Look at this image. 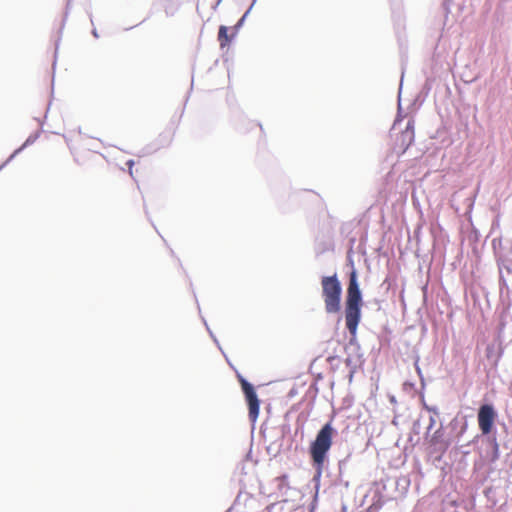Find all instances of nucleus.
Returning <instances> with one entry per match:
<instances>
[{"instance_id":"nucleus-42","label":"nucleus","mask_w":512,"mask_h":512,"mask_svg":"<svg viewBox=\"0 0 512 512\" xmlns=\"http://www.w3.org/2000/svg\"><path fill=\"white\" fill-rule=\"evenodd\" d=\"M91 34L95 37V38H99V34H98V31L96 28H93L92 31H91Z\"/></svg>"},{"instance_id":"nucleus-18","label":"nucleus","mask_w":512,"mask_h":512,"mask_svg":"<svg viewBox=\"0 0 512 512\" xmlns=\"http://www.w3.org/2000/svg\"><path fill=\"white\" fill-rule=\"evenodd\" d=\"M500 248L501 251L497 253L496 256L502 255L503 258H508V255L512 254V239L505 238L503 241H501Z\"/></svg>"},{"instance_id":"nucleus-53","label":"nucleus","mask_w":512,"mask_h":512,"mask_svg":"<svg viewBox=\"0 0 512 512\" xmlns=\"http://www.w3.org/2000/svg\"><path fill=\"white\" fill-rule=\"evenodd\" d=\"M51 84L52 86L54 85V77L52 78Z\"/></svg>"},{"instance_id":"nucleus-13","label":"nucleus","mask_w":512,"mask_h":512,"mask_svg":"<svg viewBox=\"0 0 512 512\" xmlns=\"http://www.w3.org/2000/svg\"><path fill=\"white\" fill-rule=\"evenodd\" d=\"M421 418L418 417L412 423L411 430L408 434V442L414 447L420 443L421 437Z\"/></svg>"},{"instance_id":"nucleus-1","label":"nucleus","mask_w":512,"mask_h":512,"mask_svg":"<svg viewBox=\"0 0 512 512\" xmlns=\"http://www.w3.org/2000/svg\"><path fill=\"white\" fill-rule=\"evenodd\" d=\"M499 414L492 402L484 401L477 410V422L481 439L484 447V457L490 463H494L499 459V444L497 442L496 422Z\"/></svg>"},{"instance_id":"nucleus-46","label":"nucleus","mask_w":512,"mask_h":512,"mask_svg":"<svg viewBox=\"0 0 512 512\" xmlns=\"http://www.w3.org/2000/svg\"><path fill=\"white\" fill-rule=\"evenodd\" d=\"M193 294H194V298H195V300H197V298H196V294H195V292H194V291H193ZM196 302H197V308L200 310V305L198 304V301H196Z\"/></svg>"},{"instance_id":"nucleus-15","label":"nucleus","mask_w":512,"mask_h":512,"mask_svg":"<svg viewBox=\"0 0 512 512\" xmlns=\"http://www.w3.org/2000/svg\"><path fill=\"white\" fill-rule=\"evenodd\" d=\"M320 481H321V477H318V479H317L316 473L314 472V475L311 479V483L313 484V497H312V501L309 505V512H314V510L317 506L319 490H320Z\"/></svg>"},{"instance_id":"nucleus-5","label":"nucleus","mask_w":512,"mask_h":512,"mask_svg":"<svg viewBox=\"0 0 512 512\" xmlns=\"http://www.w3.org/2000/svg\"><path fill=\"white\" fill-rule=\"evenodd\" d=\"M235 372L248 407V418L254 424L259 416L261 401L257 395L255 386L239 371L235 370Z\"/></svg>"},{"instance_id":"nucleus-3","label":"nucleus","mask_w":512,"mask_h":512,"mask_svg":"<svg viewBox=\"0 0 512 512\" xmlns=\"http://www.w3.org/2000/svg\"><path fill=\"white\" fill-rule=\"evenodd\" d=\"M363 304V297L354 289L350 291L348 299L344 301L345 324L350 334L348 344L345 346L346 351L352 347L356 351L360 350V344L357 340V330L362 319Z\"/></svg>"},{"instance_id":"nucleus-11","label":"nucleus","mask_w":512,"mask_h":512,"mask_svg":"<svg viewBox=\"0 0 512 512\" xmlns=\"http://www.w3.org/2000/svg\"><path fill=\"white\" fill-rule=\"evenodd\" d=\"M71 2H72V0H67L65 11H64V15H63V19H62L60 28L58 30V37L55 40V52H54L53 68H55V66H56L57 53H58V48H59L60 41H61V35H62V32H63L64 26H65L66 20H67L68 15H69V11H70V8H71Z\"/></svg>"},{"instance_id":"nucleus-9","label":"nucleus","mask_w":512,"mask_h":512,"mask_svg":"<svg viewBox=\"0 0 512 512\" xmlns=\"http://www.w3.org/2000/svg\"><path fill=\"white\" fill-rule=\"evenodd\" d=\"M449 428L451 430V433L454 435V437L457 439V441L460 440V438L464 435V433L468 429V420L465 415H462L458 413L449 423Z\"/></svg>"},{"instance_id":"nucleus-26","label":"nucleus","mask_w":512,"mask_h":512,"mask_svg":"<svg viewBox=\"0 0 512 512\" xmlns=\"http://www.w3.org/2000/svg\"><path fill=\"white\" fill-rule=\"evenodd\" d=\"M276 481L278 482V489L282 490L283 488H288V475L283 474L276 478Z\"/></svg>"},{"instance_id":"nucleus-2","label":"nucleus","mask_w":512,"mask_h":512,"mask_svg":"<svg viewBox=\"0 0 512 512\" xmlns=\"http://www.w3.org/2000/svg\"><path fill=\"white\" fill-rule=\"evenodd\" d=\"M333 418L332 416L329 421L321 426L308 447L311 465L317 478L322 477L324 470L328 466L329 452L335 436L338 435L337 429L333 426Z\"/></svg>"},{"instance_id":"nucleus-54","label":"nucleus","mask_w":512,"mask_h":512,"mask_svg":"<svg viewBox=\"0 0 512 512\" xmlns=\"http://www.w3.org/2000/svg\"><path fill=\"white\" fill-rule=\"evenodd\" d=\"M232 508L227 509L225 512H231Z\"/></svg>"},{"instance_id":"nucleus-44","label":"nucleus","mask_w":512,"mask_h":512,"mask_svg":"<svg viewBox=\"0 0 512 512\" xmlns=\"http://www.w3.org/2000/svg\"><path fill=\"white\" fill-rule=\"evenodd\" d=\"M87 14H88V16H89V18H90L91 23L93 24V16H92V12H91V11H87Z\"/></svg>"},{"instance_id":"nucleus-40","label":"nucleus","mask_w":512,"mask_h":512,"mask_svg":"<svg viewBox=\"0 0 512 512\" xmlns=\"http://www.w3.org/2000/svg\"><path fill=\"white\" fill-rule=\"evenodd\" d=\"M389 402L391 404H396L397 403L396 397L394 395H389Z\"/></svg>"},{"instance_id":"nucleus-31","label":"nucleus","mask_w":512,"mask_h":512,"mask_svg":"<svg viewBox=\"0 0 512 512\" xmlns=\"http://www.w3.org/2000/svg\"><path fill=\"white\" fill-rule=\"evenodd\" d=\"M355 243H356V237L355 236H350L348 238L349 248H348L347 252L353 253V248H354Z\"/></svg>"},{"instance_id":"nucleus-41","label":"nucleus","mask_w":512,"mask_h":512,"mask_svg":"<svg viewBox=\"0 0 512 512\" xmlns=\"http://www.w3.org/2000/svg\"><path fill=\"white\" fill-rule=\"evenodd\" d=\"M222 1H223V0H217V1L214 3V5L212 6V9H213V10H216V9H217V7L221 4V2H222Z\"/></svg>"},{"instance_id":"nucleus-51","label":"nucleus","mask_w":512,"mask_h":512,"mask_svg":"<svg viewBox=\"0 0 512 512\" xmlns=\"http://www.w3.org/2000/svg\"><path fill=\"white\" fill-rule=\"evenodd\" d=\"M37 120H38V122H39L40 126H41V127H43V121H41V120H39V119H37Z\"/></svg>"},{"instance_id":"nucleus-33","label":"nucleus","mask_w":512,"mask_h":512,"mask_svg":"<svg viewBox=\"0 0 512 512\" xmlns=\"http://www.w3.org/2000/svg\"><path fill=\"white\" fill-rule=\"evenodd\" d=\"M135 162L133 159H129L127 162H126V166L128 167L129 169V172L130 174L132 175V168L134 166Z\"/></svg>"},{"instance_id":"nucleus-19","label":"nucleus","mask_w":512,"mask_h":512,"mask_svg":"<svg viewBox=\"0 0 512 512\" xmlns=\"http://www.w3.org/2000/svg\"><path fill=\"white\" fill-rule=\"evenodd\" d=\"M389 483L392 486H394L397 490H399L401 488L402 491L400 494H404L409 487L410 481L406 477H403V478H399V479L389 480Z\"/></svg>"},{"instance_id":"nucleus-23","label":"nucleus","mask_w":512,"mask_h":512,"mask_svg":"<svg viewBox=\"0 0 512 512\" xmlns=\"http://www.w3.org/2000/svg\"><path fill=\"white\" fill-rule=\"evenodd\" d=\"M405 136H409V143L414 142V120L410 119L407 121L405 130L403 131Z\"/></svg>"},{"instance_id":"nucleus-25","label":"nucleus","mask_w":512,"mask_h":512,"mask_svg":"<svg viewBox=\"0 0 512 512\" xmlns=\"http://www.w3.org/2000/svg\"><path fill=\"white\" fill-rule=\"evenodd\" d=\"M419 362V358L416 359L414 365H415V369H416V372L419 376V379H420V383H421V391L425 389V386H426V383H425V379H424V376H423V373H422V370L418 364Z\"/></svg>"},{"instance_id":"nucleus-36","label":"nucleus","mask_w":512,"mask_h":512,"mask_svg":"<svg viewBox=\"0 0 512 512\" xmlns=\"http://www.w3.org/2000/svg\"><path fill=\"white\" fill-rule=\"evenodd\" d=\"M494 352V347L492 346H488L487 349H486V354H487V357L490 358L491 357V354Z\"/></svg>"},{"instance_id":"nucleus-35","label":"nucleus","mask_w":512,"mask_h":512,"mask_svg":"<svg viewBox=\"0 0 512 512\" xmlns=\"http://www.w3.org/2000/svg\"><path fill=\"white\" fill-rule=\"evenodd\" d=\"M297 394V389L295 387L291 388L288 392V397L292 398Z\"/></svg>"},{"instance_id":"nucleus-43","label":"nucleus","mask_w":512,"mask_h":512,"mask_svg":"<svg viewBox=\"0 0 512 512\" xmlns=\"http://www.w3.org/2000/svg\"><path fill=\"white\" fill-rule=\"evenodd\" d=\"M11 161H8V158L0 165V171L10 163Z\"/></svg>"},{"instance_id":"nucleus-16","label":"nucleus","mask_w":512,"mask_h":512,"mask_svg":"<svg viewBox=\"0 0 512 512\" xmlns=\"http://www.w3.org/2000/svg\"><path fill=\"white\" fill-rule=\"evenodd\" d=\"M171 142H172V136L160 134L156 140V144H154V147L153 148L147 147L145 154L155 152L162 147H167L171 144Z\"/></svg>"},{"instance_id":"nucleus-22","label":"nucleus","mask_w":512,"mask_h":512,"mask_svg":"<svg viewBox=\"0 0 512 512\" xmlns=\"http://www.w3.org/2000/svg\"><path fill=\"white\" fill-rule=\"evenodd\" d=\"M509 282L512 281L507 279L506 275H499V291L501 297L504 295V293L507 295L509 294Z\"/></svg>"},{"instance_id":"nucleus-7","label":"nucleus","mask_w":512,"mask_h":512,"mask_svg":"<svg viewBox=\"0 0 512 512\" xmlns=\"http://www.w3.org/2000/svg\"><path fill=\"white\" fill-rule=\"evenodd\" d=\"M425 442L429 445L432 452L439 453L440 455H443L449 449L451 440L446 435L442 422H440L439 428Z\"/></svg>"},{"instance_id":"nucleus-10","label":"nucleus","mask_w":512,"mask_h":512,"mask_svg":"<svg viewBox=\"0 0 512 512\" xmlns=\"http://www.w3.org/2000/svg\"><path fill=\"white\" fill-rule=\"evenodd\" d=\"M236 38L235 33L231 32L229 34V27L226 25H220L218 28L217 40L219 42L220 48L224 49L225 47L230 46V44Z\"/></svg>"},{"instance_id":"nucleus-21","label":"nucleus","mask_w":512,"mask_h":512,"mask_svg":"<svg viewBox=\"0 0 512 512\" xmlns=\"http://www.w3.org/2000/svg\"><path fill=\"white\" fill-rule=\"evenodd\" d=\"M305 423H306V420L304 418H302L301 415H299L296 419V428H295V433H294V436L292 437L291 441L294 440V437L298 434L301 435V439H303L304 437V429H305Z\"/></svg>"},{"instance_id":"nucleus-38","label":"nucleus","mask_w":512,"mask_h":512,"mask_svg":"<svg viewBox=\"0 0 512 512\" xmlns=\"http://www.w3.org/2000/svg\"><path fill=\"white\" fill-rule=\"evenodd\" d=\"M337 359H339V357L337 355H330V356H328L327 361L329 363H333V361L337 360Z\"/></svg>"},{"instance_id":"nucleus-27","label":"nucleus","mask_w":512,"mask_h":512,"mask_svg":"<svg viewBox=\"0 0 512 512\" xmlns=\"http://www.w3.org/2000/svg\"><path fill=\"white\" fill-rule=\"evenodd\" d=\"M202 321H203V323H204V325H205V327H206V329H207V331H208V333H209L210 337H211V338H212V340L214 341V343L217 345V347H218L219 349H221V346H220V343H219L218 339L216 338V336L214 335V333L212 332V330H211V329H210V327L208 326V323H207V321L205 320V318H203V317H202Z\"/></svg>"},{"instance_id":"nucleus-29","label":"nucleus","mask_w":512,"mask_h":512,"mask_svg":"<svg viewBox=\"0 0 512 512\" xmlns=\"http://www.w3.org/2000/svg\"><path fill=\"white\" fill-rule=\"evenodd\" d=\"M392 498H393V497H389V496H387V497H386V496H384V495L380 494V495H379V497H378V500H377V501H375V502L373 503V505H375L377 508H381V507L385 504V502H386L387 500L392 499Z\"/></svg>"},{"instance_id":"nucleus-48","label":"nucleus","mask_w":512,"mask_h":512,"mask_svg":"<svg viewBox=\"0 0 512 512\" xmlns=\"http://www.w3.org/2000/svg\"><path fill=\"white\" fill-rule=\"evenodd\" d=\"M220 350H221V353H222V355L224 356V358H227V355H226V353L224 352V350H222V349H220ZM226 360L228 361V359H226Z\"/></svg>"},{"instance_id":"nucleus-8","label":"nucleus","mask_w":512,"mask_h":512,"mask_svg":"<svg viewBox=\"0 0 512 512\" xmlns=\"http://www.w3.org/2000/svg\"><path fill=\"white\" fill-rule=\"evenodd\" d=\"M352 254L353 253L347 252V266L350 267V272H349V280H348V285H347V289H346L345 300L348 299L349 293L351 290H353V288H354V290H357L360 293V295L363 297L362 290L360 288V284L358 281V272H357V269L355 268Z\"/></svg>"},{"instance_id":"nucleus-20","label":"nucleus","mask_w":512,"mask_h":512,"mask_svg":"<svg viewBox=\"0 0 512 512\" xmlns=\"http://www.w3.org/2000/svg\"><path fill=\"white\" fill-rule=\"evenodd\" d=\"M420 401H421V404H422V407L432 413L433 416H438L439 415V409L437 406H433V405H428L425 401V396H424V390H422L420 392Z\"/></svg>"},{"instance_id":"nucleus-17","label":"nucleus","mask_w":512,"mask_h":512,"mask_svg":"<svg viewBox=\"0 0 512 512\" xmlns=\"http://www.w3.org/2000/svg\"><path fill=\"white\" fill-rule=\"evenodd\" d=\"M256 2H257V0H252L250 6L245 11V13L239 18V20L236 22V24L231 28L232 32L235 33L236 36H237L239 30L245 24V21H246L248 15L250 14V12L252 11V9H253L254 5L256 4Z\"/></svg>"},{"instance_id":"nucleus-14","label":"nucleus","mask_w":512,"mask_h":512,"mask_svg":"<svg viewBox=\"0 0 512 512\" xmlns=\"http://www.w3.org/2000/svg\"><path fill=\"white\" fill-rule=\"evenodd\" d=\"M40 134H41V131H36L34 133H31L26 138V140L23 142V144L12 152V154L8 157V161H12L17 155H19L21 152H23L27 147L34 144L37 141V139L40 137Z\"/></svg>"},{"instance_id":"nucleus-47","label":"nucleus","mask_w":512,"mask_h":512,"mask_svg":"<svg viewBox=\"0 0 512 512\" xmlns=\"http://www.w3.org/2000/svg\"><path fill=\"white\" fill-rule=\"evenodd\" d=\"M220 350H221V353H222V355L224 356V358H227V355H226V353L224 352V350H222V349H220ZM226 360L228 361V359H226Z\"/></svg>"},{"instance_id":"nucleus-49","label":"nucleus","mask_w":512,"mask_h":512,"mask_svg":"<svg viewBox=\"0 0 512 512\" xmlns=\"http://www.w3.org/2000/svg\"><path fill=\"white\" fill-rule=\"evenodd\" d=\"M220 350H221V353H222V355L224 356V358H227V355H226V353L224 352V350H222V349H220ZM226 360L228 361V359H226Z\"/></svg>"},{"instance_id":"nucleus-45","label":"nucleus","mask_w":512,"mask_h":512,"mask_svg":"<svg viewBox=\"0 0 512 512\" xmlns=\"http://www.w3.org/2000/svg\"><path fill=\"white\" fill-rule=\"evenodd\" d=\"M50 105H51V103H49L48 106H47L46 113H45V118L47 117V113L50 110Z\"/></svg>"},{"instance_id":"nucleus-24","label":"nucleus","mask_w":512,"mask_h":512,"mask_svg":"<svg viewBox=\"0 0 512 512\" xmlns=\"http://www.w3.org/2000/svg\"><path fill=\"white\" fill-rule=\"evenodd\" d=\"M435 424H436L435 417H434L433 415H431V416L429 417V424H428V426H427V428H426V431H425V433H424V435H423V438H424V440H425V441H426V440L428 439V437H430V435L432 434V433H431V431H432V429L434 428Z\"/></svg>"},{"instance_id":"nucleus-6","label":"nucleus","mask_w":512,"mask_h":512,"mask_svg":"<svg viewBox=\"0 0 512 512\" xmlns=\"http://www.w3.org/2000/svg\"><path fill=\"white\" fill-rule=\"evenodd\" d=\"M235 372L248 407V418L254 424L259 416L261 401L257 395L255 386L239 371L235 370Z\"/></svg>"},{"instance_id":"nucleus-32","label":"nucleus","mask_w":512,"mask_h":512,"mask_svg":"<svg viewBox=\"0 0 512 512\" xmlns=\"http://www.w3.org/2000/svg\"><path fill=\"white\" fill-rule=\"evenodd\" d=\"M291 432V427L288 423H285V424H282L281 425V433L283 436H286L287 434H290Z\"/></svg>"},{"instance_id":"nucleus-52","label":"nucleus","mask_w":512,"mask_h":512,"mask_svg":"<svg viewBox=\"0 0 512 512\" xmlns=\"http://www.w3.org/2000/svg\"><path fill=\"white\" fill-rule=\"evenodd\" d=\"M392 423L396 425L397 420L394 418V419H393V421H392Z\"/></svg>"},{"instance_id":"nucleus-30","label":"nucleus","mask_w":512,"mask_h":512,"mask_svg":"<svg viewBox=\"0 0 512 512\" xmlns=\"http://www.w3.org/2000/svg\"><path fill=\"white\" fill-rule=\"evenodd\" d=\"M350 457H351V452H349L345 458H343L339 461L338 466H339L340 473L342 472V469L344 467H346V465L348 464Z\"/></svg>"},{"instance_id":"nucleus-4","label":"nucleus","mask_w":512,"mask_h":512,"mask_svg":"<svg viewBox=\"0 0 512 512\" xmlns=\"http://www.w3.org/2000/svg\"><path fill=\"white\" fill-rule=\"evenodd\" d=\"M322 297L328 314H336L341 310L342 284L336 273L321 277Z\"/></svg>"},{"instance_id":"nucleus-50","label":"nucleus","mask_w":512,"mask_h":512,"mask_svg":"<svg viewBox=\"0 0 512 512\" xmlns=\"http://www.w3.org/2000/svg\"><path fill=\"white\" fill-rule=\"evenodd\" d=\"M220 350H221V353H222V355L224 356V358H227V355H226V353L224 352V350H222V349H220ZM226 360L228 361V359H226Z\"/></svg>"},{"instance_id":"nucleus-12","label":"nucleus","mask_w":512,"mask_h":512,"mask_svg":"<svg viewBox=\"0 0 512 512\" xmlns=\"http://www.w3.org/2000/svg\"><path fill=\"white\" fill-rule=\"evenodd\" d=\"M497 266L499 275H506L507 279L512 281V260L497 255Z\"/></svg>"},{"instance_id":"nucleus-28","label":"nucleus","mask_w":512,"mask_h":512,"mask_svg":"<svg viewBox=\"0 0 512 512\" xmlns=\"http://www.w3.org/2000/svg\"><path fill=\"white\" fill-rule=\"evenodd\" d=\"M402 386H403V390H404L405 392H407V393H411V392H414V391L416 390V385H415V383H414V382H412V381H408V380H407V381H405V382L403 383V385H402Z\"/></svg>"},{"instance_id":"nucleus-39","label":"nucleus","mask_w":512,"mask_h":512,"mask_svg":"<svg viewBox=\"0 0 512 512\" xmlns=\"http://www.w3.org/2000/svg\"><path fill=\"white\" fill-rule=\"evenodd\" d=\"M355 369H356L355 367H351V369H350V372H349V375H348L350 382L353 379V376H354V373H355Z\"/></svg>"},{"instance_id":"nucleus-34","label":"nucleus","mask_w":512,"mask_h":512,"mask_svg":"<svg viewBox=\"0 0 512 512\" xmlns=\"http://www.w3.org/2000/svg\"><path fill=\"white\" fill-rule=\"evenodd\" d=\"M401 137H402V141L407 143V144H406V145H407V147H409V146L412 144V143H409V136H405V135H404V132H402Z\"/></svg>"},{"instance_id":"nucleus-37","label":"nucleus","mask_w":512,"mask_h":512,"mask_svg":"<svg viewBox=\"0 0 512 512\" xmlns=\"http://www.w3.org/2000/svg\"><path fill=\"white\" fill-rule=\"evenodd\" d=\"M346 366L351 367L352 366V358L350 355L344 360Z\"/></svg>"}]
</instances>
